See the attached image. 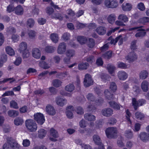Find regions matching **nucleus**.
<instances>
[{
  "instance_id": "obj_1",
  "label": "nucleus",
  "mask_w": 149,
  "mask_h": 149,
  "mask_svg": "<svg viewBox=\"0 0 149 149\" xmlns=\"http://www.w3.org/2000/svg\"><path fill=\"white\" fill-rule=\"evenodd\" d=\"M27 45L25 42H22L19 45L18 51L22 54L23 58H27L29 55V53L27 49Z\"/></svg>"
},
{
  "instance_id": "obj_2",
  "label": "nucleus",
  "mask_w": 149,
  "mask_h": 149,
  "mask_svg": "<svg viewBox=\"0 0 149 149\" xmlns=\"http://www.w3.org/2000/svg\"><path fill=\"white\" fill-rule=\"evenodd\" d=\"M10 139L7 140V142L5 143L3 146V149H17L19 145L17 143L14 142L13 140Z\"/></svg>"
},
{
  "instance_id": "obj_3",
  "label": "nucleus",
  "mask_w": 149,
  "mask_h": 149,
  "mask_svg": "<svg viewBox=\"0 0 149 149\" xmlns=\"http://www.w3.org/2000/svg\"><path fill=\"white\" fill-rule=\"evenodd\" d=\"M26 126L28 130L31 132L36 131L37 128L36 123L33 120L29 119L25 122Z\"/></svg>"
},
{
  "instance_id": "obj_4",
  "label": "nucleus",
  "mask_w": 149,
  "mask_h": 149,
  "mask_svg": "<svg viewBox=\"0 0 149 149\" xmlns=\"http://www.w3.org/2000/svg\"><path fill=\"white\" fill-rule=\"evenodd\" d=\"M117 132V129L113 127H109L105 130L106 135L109 138H116Z\"/></svg>"
},
{
  "instance_id": "obj_5",
  "label": "nucleus",
  "mask_w": 149,
  "mask_h": 149,
  "mask_svg": "<svg viewBox=\"0 0 149 149\" xmlns=\"http://www.w3.org/2000/svg\"><path fill=\"white\" fill-rule=\"evenodd\" d=\"M138 29L137 31L140 32L136 33L135 34V36L137 37H142L145 36L146 34V32L144 31H149V28L146 29V30H145L141 28L138 27H134L128 29V31H130L136 29Z\"/></svg>"
},
{
  "instance_id": "obj_6",
  "label": "nucleus",
  "mask_w": 149,
  "mask_h": 149,
  "mask_svg": "<svg viewBox=\"0 0 149 149\" xmlns=\"http://www.w3.org/2000/svg\"><path fill=\"white\" fill-rule=\"evenodd\" d=\"M86 97L89 101L92 102V104H95L96 105H99L103 103V100L102 98L95 101V97L93 94L89 93L86 96Z\"/></svg>"
},
{
  "instance_id": "obj_7",
  "label": "nucleus",
  "mask_w": 149,
  "mask_h": 149,
  "mask_svg": "<svg viewBox=\"0 0 149 149\" xmlns=\"http://www.w3.org/2000/svg\"><path fill=\"white\" fill-rule=\"evenodd\" d=\"M104 4L107 8H116L118 5V3L116 0H105Z\"/></svg>"
},
{
  "instance_id": "obj_8",
  "label": "nucleus",
  "mask_w": 149,
  "mask_h": 149,
  "mask_svg": "<svg viewBox=\"0 0 149 149\" xmlns=\"http://www.w3.org/2000/svg\"><path fill=\"white\" fill-rule=\"evenodd\" d=\"M146 101L143 99H140L137 101L135 98L132 99V104L135 110L137 109L138 107L146 104Z\"/></svg>"
},
{
  "instance_id": "obj_9",
  "label": "nucleus",
  "mask_w": 149,
  "mask_h": 149,
  "mask_svg": "<svg viewBox=\"0 0 149 149\" xmlns=\"http://www.w3.org/2000/svg\"><path fill=\"white\" fill-rule=\"evenodd\" d=\"M34 117V120L40 125H42L45 121L44 116L41 113H35Z\"/></svg>"
},
{
  "instance_id": "obj_10",
  "label": "nucleus",
  "mask_w": 149,
  "mask_h": 149,
  "mask_svg": "<svg viewBox=\"0 0 149 149\" xmlns=\"http://www.w3.org/2000/svg\"><path fill=\"white\" fill-rule=\"evenodd\" d=\"M93 81L92 79L91 75L87 74L85 76L84 84L86 87H88L93 84Z\"/></svg>"
},
{
  "instance_id": "obj_11",
  "label": "nucleus",
  "mask_w": 149,
  "mask_h": 149,
  "mask_svg": "<svg viewBox=\"0 0 149 149\" xmlns=\"http://www.w3.org/2000/svg\"><path fill=\"white\" fill-rule=\"evenodd\" d=\"M137 56L134 52H130L128 55L125 57L126 59L129 63L133 62L137 59Z\"/></svg>"
},
{
  "instance_id": "obj_12",
  "label": "nucleus",
  "mask_w": 149,
  "mask_h": 149,
  "mask_svg": "<svg viewBox=\"0 0 149 149\" xmlns=\"http://www.w3.org/2000/svg\"><path fill=\"white\" fill-rule=\"evenodd\" d=\"M93 139L95 143L99 146V148L96 149H105L103 144L101 143L100 139L98 135H94L93 137Z\"/></svg>"
},
{
  "instance_id": "obj_13",
  "label": "nucleus",
  "mask_w": 149,
  "mask_h": 149,
  "mask_svg": "<svg viewBox=\"0 0 149 149\" xmlns=\"http://www.w3.org/2000/svg\"><path fill=\"white\" fill-rule=\"evenodd\" d=\"M55 102L57 104L61 107L63 106L67 103V100L60 96L56 97Z\"/></svg>"
},
{
  "instance_id": "obj_14",
  "label": "nucleus",
  "mask_w": 149,
  "mask_h": 149,
  "mask_svg": "<svg viewBox=\"0 0 149 149\" xmlns=\"http://www.w3.org/2000/svg\"><path fill=\"white\" fill-rule=\"evenodd\" d=\"M66 45L64 42L60 43L58 47L57 53L59 54H61L64 53L66 50Z\"/></svg>"
},
{
  "instance_id": "obj_15",
  "label": "nucleus",
  "mask_w": 149,
  "mask_h": 149,
  "mask_svg": "<svg viewBox=\"0 0 149 149\" xmlns=\"http://www.w3.org/2000/svg\"><path fill=\"white\" fill-rule=\"evenodd\" d=\"M58 136V135L57 131L53 128H51L50 130V140L52 141H56V138Z\"/></svg>"
},
{
  "instance_id": "obj_16",
  "label": "nucleus",
  "mask_w": 149,
  "mask_h": 149,
  "mask_svg": "<svg viewBox=\"0 0 149 149\" xmlns=\"http://www.w3.org/2000/svg\"><path fill=\"white\" fill-rule=\"evenodd\" d=\"M47 113L50 115H54L56 113V111L54 107L50 105H48L46 107Z\"/></svg>"
},
{
  "instance_id": "obj_17",
  "label": "nucleus",
  "mask_w": 149,
  "mask_h": 149,
  "mask_svg": "<svg viewBox=\"0 0 149 149\" xmlns=\"http://www.w3.org/2000/svg\"><path fill=\"white\" fill-rule=\"evenodd\" d=\"M113 111L111 109L108 108L103 109L102 111V114L104 116L109 117L113 114Z\"/></svg>"
},
{
  "instance_id": "obj_18",
  "label": "nucleus",
  "mask_w": 149,
  "mask_h": 149,
  "mask_svg": "<svg viewBox=\"0 0 149 149\" xmlns=\"http://www.w3.org/2000/svg\"><path fill=\"white\" fill-rule=\"evenodd\" d=\"M32 54L34 58L38 59L41 56V52L38 48H34L32 50Z\"/></svg>"
},
{
  "instance_id": "obj_19",
  "label": "nucleus",
  "mask_w": 149,
  "mask_h": 149,
  "mask_svg": "<svg viewBox=\"0 0 149 149\" xmlns=\"http://www.w3.org/2000/svg\"><path fill=\"white\" fill-rule=\"evenodd\" d=\"M123 40L122 36L120 35L116 37L115 39H112L110 42V43L111 44L115 45L116 42H118V44L119 45H120L123 44Z\"/></svg>"
},
{
  "instance_id": "obj_20",
  "label": "nucleus",
  "mask_w": 149,
  "mask_h": 149,
  "mask_svg": "<svg viewBox=\"0 0 149 149\" xmlns=\"http://www.w3.org/2000/svg\"><path fill=\"white\" fill-rule=\"evenodd\" d=\"M118 76L120 80L124 81L127 78L128 75L125 71H119L118 72Z\"/></svg>"
},
{
  "instance_id": "obj_21",
  "label": "nucleus",
  "mask_w": 149,
  "mask_h": 149,
  "mask_svg": "<svg viewBox=\"0 0 149 149\" xmlns=\"http://www.w3.org/2000/svg\"><path fill=\"white\" fill-rule=\"evenodd\" d=\"M66 115L67 117L69 118H71L73 116V114L72 111H74V107L72 106H69L67 108Z\"/></svg>"
},
{
  "instance_id": "obj_22",
  "label": "nucleus",
  "mask_w": 149,
  "mask_h": 149,
  "mask_svg": "<svg viewBox=\"0 0 149 149\" xmlns=\"http://www.w3.org/2000/svg\"><path fill=\"white\" fill-rule=\"evenodd\" d=\"M139 136L141 139L144 142H146L149 139V134L145 132H141Z\"/></svg>"
},
{
  "instance_id": "obj_23",
  "label": "nucleus",
  "mask_w": 149,
  "mask_h": 149,
  "mask_svg": "<svg viewBox=\"0 0 149 149\" xmlns=\"http://www.w3.org/2000/svg\"><path fill=\"white\" fill-rule=\"evenodd\" d=\"M108 103L110 107L115 110H119L120 107H121L120 104L114 101H109Z\"/></svg>"
},
{
  "instance_id": "obj_24",
  "label": "nucleus",
  "mask_w": 149,
  "mask_h": 149,
  "mask_svg": "<svg viewBox=\"0 0 149 149\" xmlns=\"http://www.w3.org/2000/svg\"><path fill=\"white\" fill-rule=\"evenodd\" d=\"M149 83L146 80L143 81L141 84V88L143 92H146L148 90Z\"/></svg>"
},
{
  "instance_id": "obj_25",
  "label": "nucleus",
  "mask_w": 149,
  "mask_h": 149,
  "mask_svg": "<svg viewBox=\"0 0 149 149\" xmlns=\"http://www.w3.org/2000/svg\"><path fill=\"white\" fill-rule=\"evenodd\" d=\"M15 12L17 15H21L23 13L24 9L21 5H19L15 8Z\"/></svg>"
},
{
  "instance_id": "obj_26",
  "label": "nucleus",
  "mask_w": 149,
  "mask_h": 149,
  "mask_svg": "<svg viewBox=\"0 0 149 149\" xmlns=\"http://www.w3.org/2000/svg\"><path fill=\"white\" fill-rule=\"evenodd\" d=\"M132 7V5L128 3H124L122 6V8L124 11H129Z\"/></svg>"
},
{
  "instance_id": "obj_27",
  "label": "nucleus",
  "mask_w": 149,
  "mask_h": 149,
  "mask_svg": "<svg viewBox=\"0 0 149 149\" xmlns=\"http://www.w3.org/2000/svg\"><path fill=\"white\" fill-rule=\"evenodd\" d=\"M118 19L123 23H126L128 21V18L125 15L122 14H120L118 17Z\"/></svg>"
},
{
  "instance_id": "obj_28",
  "label": "nucleus",
  "mask_w": 149,
  "mask_h": 149,
  "mask_svg": "<svg viewBox=\"0 0 149 149\" xmlns=\"http://www.w3.org/2000/svg\"><path fill=\"white\" fill-rule=\"evenodd\" d=\"M104 94L106 98L108 100H113L114 98V95L111 94L108 90L105 91Z\"/></svg>"
},
{
  "instance_id": "obj_29",
  "label": "nucleus",
  "mask_w": 149,
  "mask_h": 149,
  "mask_svg": "<svg viewBox=\"0 0 149 149\" xmlns=\"http://www.w3.org/2000/svg\"><path fill=\"white\" fill-rule=\"evenodd\" d=\"M116 19V16L115 14L112 13L109 15L107 17V20L108 22L112 24L115 22Z\"/></svg>"
},
{
  "instance_id": "obj_30",
  "label": "nucleus",
  "mask_w": 149,
  "mask_h": 149,
  "mask_svg": "<svg viewBox=\"0 0 149 149\" xmlns=\"http://www.w3.org/2000/svg\"><path fill=\"white\" fill-rule=\"evenodd\" d=\"M148 73L146 70L141 71L139 73V78L141 79H146L148 76Z\"/></svg>"
},
{
  "instance_id": "obj_31",
  "label": "nucleus",
  "mask_w": 149,
  "mask_h": 149,
  "mask_svg": "<svg viewBox=\"0 0 149 149\" xmlns=\"http://www.w3.org/2000/svg\"><path fill=\"white\" fill-rule=\"evenodd\" d=\"M96 30L97 33L100 35L104 34L106 32V29L105 28L102 26L97 27Z\"/></svg>"
},
{
  "instance_id": "obj_32",
  "label": "nucleus",
  "mask_w": 149,
  "mask_h": 149,
  "mask_svg": "<svg viewBox=\"0 0 149 149\" xmlns=\"http://www.w3.org/2000/svg\"><path fill=\"white\" fill-rule=\"evenodd\" d=\"M50 38L53 42L56 43L58 42V36L57 33H53L51 34Z\"/></svg>"
},
{
  "instance_id": "obj_33",
  "label": "nucleus",
  "mask_w": 149,
  "mask_h": 149,
  "mask_svg": "<svg viewBox=\"0 0 149 149\" xmlns=\"http://www.w3.org/2000/svg\"><path fill=\"white\" fill-rule=\"evenodd\" d=\"M5 49L7 54L10 56H13L15 54L14 50L10 46H7L6 47Z\"/></svg>"
},
{
  "instance_id": "obj_34",
  "label": "nucleus",
  "mask_w": 149,
  "mask_h": 149,
  "mask_svg": "<svg viewBox=\"0 0 149 149\" xmlns=\"http://www.w3.org/2000/svg\"><path fill=\"white\" fill-rule=\"evenodd\" d=\"M77 39L78 41L81 44L85 43L87 41L86 38L83 36H79Z\"/></svg>"
},
{
  "instance_id": "obj_35",
  "label": "nucleus",
  "mask_w": 149,
  "mask_h": 149,
  "mask_svg": "<svg viewBox=\"0 0 149 149\" xmlns=\"http://www.w3.org/2000/svg\"><path fill=\"white\" fill-rule=\"evenodd\" d=\"M39 65L40 67H41L44 69H47L50 67L51 65V63H50V64H48L45 61H42L39 62Z\"/></svg>"
},
{
  "instance_id": "obj_36",
  "label": "nucleus",
  "mask_w": 149,
  "mask_h": 149,
  "mask_svg": "<svg viewBox=\"0 0 149 149\" xmlns=\"http://www.w3.org/2000/svg\"><path fill=\"white\" fill-rule=\"evenodd\" d=\"M65 54L68 58H71L74 56L75 52L72 49H68L66 51Z\"/></svg>"
},
{
  "instance_id": "obj_37",
  "label": "nucleus",
  "mask_w": 149,
  "mask_h": 149,
  "mask_svg": "<svg viewBox=\"0 0 149 149\" xmlns=\"http://www.w3.org/2000/svg\"><path fill=\"white\" fill-rule=\"evenodd\" d=\"M89 64L87 63H81L78 65V68L79 70H81L86 69L88 67Z\"/></svg>"
},
{
  "instance_id": "obj_38",
  "label": "nucleus",
  "mask_w": 149,
  "mask_h": 149,
  "mask_svg": "<svg viewBox=\"0 0 149 149\" xmlns=\"http://www.w3.org/2000/svg\"><path fill=\"white\" fill-rule=\"evenodd\" d=\"M84 118L85 119L89 121H93L95 120V116L89 113H86L84 115Z\"/></svg>"
},
{
  "instance_id": "obj_39",
  "label": "nucleus",
  "mask_w": 149,
  "mask_h": 149,
  "mask_svg": "<svg viewBox=\"0 0 149 149\" xmlns=\"http://www.w3.org/2000/svg\"><path fill=\"white\" fill-rule=\"evenodd\" d=\"M125 136L128 139H131L133 136V134L131 130H126L125 133Z\"/></svg>"
},
{
  "instance_id": "obj_40",
  "label": "nucleus",
  "mask_w": 149,
  "mask_h": 149,
  "mask_svg": "<svg viewBox=\"0 0 149 149\" xmlns=\"http://www.w3.org/2000/svg\"><path fill=\"white\" fill-rule=\"evenodd\" d=\"M74 89V86L72 84L67 85L65 87V90L68 92H71Z\"/></svg>"
},
{
  "instance_id": "obj_41",
  "label": "nucleus",
  "mask_w": 149,
  "mask_h": 149,
  "mask_svg": "<svg viewBox=\"0 0 149 149\" xmlns=\"http://www.w3.org/2000/svg\"><path fill=\"white\" fill-rule=\"evenodd\" d=\"M46 132L45 130L41 129L38 131V136L39 138L42 139L44 137L46 134Z\"/></svg>"
},
{
  "instance_id": "obj_42",
  "label": "nucleus",
  "mask_w": 149,
  "mask_h": 149,
  "mask_svg": "<svg viewBox=\"0 0 149 149\" xmlns=\"http://www.w3.org/2000/svg\"><path fill=\"white\" fill-rule=\"evenodd\" d=\"M100 77L102 81L104 82H106V80H109V79L110 78L108 75H105L102 73L100 74Z\"/></svg>"
},
{
  "instance_id": "obj_43",
  "label": "nucleus",
  "mask_w": 149,
  "mask_h": 149,
  "mask_svg": "<svg viewBox=\"0 0 149 149\" xmlns=\"http://www.w3.org/2000/svg\"><path fill=\"white\" fill-rule=\"evenodd\" d=\"M8 114L10 117H15L19 115V112L15 110H10L8 111Z\"/></svg>"
},
{
  "instance_id": "obj_44",
  "label": "nucleus",
  "mask_w": 149,
  "mask_h": 149,
  "mask_svg": "<svg viewBox=\"0 0 149 149\" xmlns=\"http://www.w3.org/2000/svg\"><path fill=\"white\" fill-rule=\"evenodd\" d=\"M15 80V78L14 77L6 78L4 79L3 80L0 81V83H4L8 81H9V83H11L14 82Z\"/></svg>"
},
{
  "instance_id": "obj_45",
  "label": "nucleus",
  "mask_w": 149,
  "mask_h": 149,
  "mask_svg": "<svg viewBox=\"0 0 149 149\" xmlns=\"http://www.w3.org/2000/svg\"><path fill=\"white\" fill-rule=\"evenodd\" d=\"M110 89L112 92H115L117 89V86L116 84L114 82H112L110 83Z\"/></svg>"
},
{
  "instance_id": "obj_46",
  "label": "nucleus",
  "mask_w": 149,
  "mask_h": 149,
  "mask_svg": "<svg viewBox=\"0 0 149 149\" xmlns=\"http://www.w3.org/2000/svg\"><path fill=\"white\" fill-rule=\"evenodd\" d=\"M23 123V119L21 118H17L14 120L15 124L16 125H21Z\"/></svg>"
},
{
  "instance_id": "obj_47",
  "label": "nucleus",
  "mask_w": 149,
  "mask_h": 149,
  "mask_svg": "<svg viewBox=\"0 0 149 149\" xmlns=\"http://www.w3.org/2000/svg\"><path fill=\"white\" fill-rule=\"evenodd\" d=\"M55 48L52 46H47L45 48V51L48 53H51L53 52L55 49Z\"/></svg>"
},
{
  "instance_id": "obj_48",
  "label": "nucleus",
  "mask_w": 149,
  "mask_h": 149,
  "mask_svg": "<svg viewBox=\"0 0 149 149\" xmlns=\"http://www.w3.org/2000/svg\"><path fill=\"white\" fill-rule=\"evenodd\" d=\"M35 22L33 19L31 18L29 19L27 22V25L29 28L32 27L34 24Z\"/></svg>"
},
{
  "instance_id": "obj_49",
  "label": "nucleus",
  "mask_w": 149,
  "mask_h": 149,
  "mask_svg": "<svg viewBox=\"0 0 149 149\" xmlns=\"http://www.w3.org/2000/svg\"><path fill=\"white\" fill-rule=\"evenodd\" d=\"M62 83V82L58 79L54 80L52 82L53 85L56 87H58L60 86Z\"/></svg>"
},
{
  "instance_id": "obj_50",
  "label": "nucleus",
  "mask_w": 149,
  "mask_h": 149,
  "mask_svg": "<svg viewBox=\"0 0 149 149\" xmlns=\"http://www.w3.org/2000/svg\"><path fill=\"white\" fill-rule=\"evenodd\" d=\"M138 22L143 24L149 22V17H145L141 18L139 20Z\"/></svg>"
},
{
  "instance_id": "obj_51",
  "label": "nucleus",
  "mask_w": 149,
  "mask_h": 149,
  "mask_svg": "<svg viewBox=\"0 0 149 149\" xmlns=\"http://www.w3.org/2000/svg\"><path fill=\"white\" fill-rule=\"evenodd\" d=\"M10 106L11 108L15 109H18L19 108L17 103L13 100L11 101L10 102Z\"/></svg>"
},
{
  "instance_id": "obj_52",
  "label": "nucleus",
  "mask_w": 149,
  "mask_h": 149,
  "mask_svg": "<svg viewBox=\"0 0 149 149\" xmlns=\"http://www.w3.org/2000/svg\"><path fill=\"white\" fill-rule=\"evenodd\" d=\"M88 46L90 48H93L95 45V42L93 39L90 38L88 43Z\"/></svg>"
},
{
  "instance_id": "obj_53",
  "label": "nucleus",
  "mask_w": 149,
  "mask_h": 149,
  "mask_svg": "<svg viewBox=\"0 0 149 149\" xmlns=\"http://www.w3.org/2000/svg\"><path fill=\"white\" fill-rule=\"evenodd\" d=\"M107 68L109 72L111 74L113 73L115 69V67L111 65H108Z\"/></svg>"
},
{
  "instance_id": "obj_54",
  "label": "nucleus",
  "mask_w": 149,
  "mask_h": 149,
  "mask_svg": "<svg viewBox=\"0 0 149 149\" xmlns=\"http://www.w3.org/2000/svg\"><path fill=\"white\" fill-rule=\"evenodd\" d=\"M84 60L88 62L92 63L95 61L94 58L93 56H89L85 58Z\"/></svg>"
},
{
  "instance_id": "obj_55",
  "label": "nucleus",
  "mask_w": 149,
  "mask_h": 149,
  "mask_svg": "<svg viewBox=\"0 0 149 149\" xmlns=\"http://www.w3.org/2000/svg\"><path fill=\"white\" fill-rule=\"evenodd\" d=\"M118 68L122 69H126L128 68V67H129V66H128L125 63L123 62H120L118 63Z\"/></svg>"
},
{
  "instance_id": "obj_56",
  "label": "nucleus",
  "mask_w": 149,
  "mask_h": 149,
  "mask_svg": "<svg viewBox=\"0 0 149 149\" xmlns=\"http://www.w3.org/2000/svg\"><path fill=\"white\" fill-rule=\"evenodd\" d=\"M87 125L86 122L84 120H81L79 123V126L81 128H84Z\"/></svg>"
},
{
  "instance_id": "obj_57",
  "label": "nucleus",
  "mask_w": 149,
  "mask_h": 149,
  "mask_svg": "<svg viewBox=\"0 0 149 149\" xmlns=\"http://www.w3.org/2000/svg\"><path fill=\"white\" fill-rule=\"evenodd\" d=\"M135 116L136 118L141 120L144 117V115L139 112H136L135 114Z\"/></svg>"
},
{
  "instance_id": "obj_58",
  "label": "nucleus",
  "mask_w": 149,
  "mask_h": 149,
  "mask_svg": "<svg viewBox=\"0 0 149 149\" xmlns=\"http://www.w3.org/2000/svg\"><path fill=\"white\" fill-rule=\"evenodd\" d=\"M14 6L12 4L9 5L7 6V11L8 13H10L14 11H15V8Z\"/></svg>"
},
{
  "instance_id": "obj_59",
  "label": "nucleus",
  "mask_w": 149,
  "mask_h": 149,
  "mask_svg": "<svg viewBox=\"0 0 149 149\" xmlns=\"http://www.w3.org/2000/svg\"><path fill=\"white\" fill-rule=\"evenodd\" d=\"M70 37V34L68 33H65L62 37V38L64 41H66L68 40Z\"/></svg>"
},
{
  "instance_id": "obj_60",
  "label": "nucleus",
  "mask_w": 149,
  "mask_h": 149,
  "mask_svg": "<svg viewBox=\"0 0 149 149\" xmlns=\"http://www.w3.org/2000/svg\"><path fill=\"white\" fill-rule=\"evenodd\" d=\"M28 35L29 37L31 38H33L36 36V32L31 30L28 31Z\"/></svg>"
},
{
  "instance_id": "obj_61",
  "label": "nucleus",
  "mask_w": 149,
  "mask_h": 149,
  "mask_svg": "<svg viewBox=\"0 0 149 149\" xmlns=\"http://www.w3.org/2000/svg\"><path fill=\"white\" fill-rule=\"evenodd\" d=\"M137 8L141 11H144L145 9V8L144 4L142 3H139L137 5Z\"/></svg>"
},
{
  "instance_id": "obj_62",
  "label": "nucleus",
  "mask_w": 149,
  "mask_h": 149,
  "mask_svg": "<svg viewBox=\"0 0 149 149\" xmlns=\"http://www.w3.org/2000/svg\"><path fill=\"white\" fill-rule=\"evenodd\" d=\"M136 40H134L133 41L131 45V49L132 50H135L136 49Z\"/></svg>"
},
{
  "instance_id": "obj_63",
  "label": "nucleus",
  "mask_w": 149,
  "mask_h": 149,
  "mask_svg": "<svg viewBox=\"0 0 149 149\" xmlns=\"http://www.w3.org/2000/svg\"><path fill=\"white\" fill-rule=\"evenodd\" d=\"M132 90L135 93V94H138L139 93L140 91L139 87L137 86H134Z\"/></svg>"
},
{
  "instance_id": "obj_64",
  "label": "nucleus",
  "mask_w": 149,
  "mask_h": 149,
  "mask_svg": "<svg viewBox=\"0 0 149 149\" xmlns=\"http://www.w3.org/2000/svg\"><path fill=\"white\" fill-rule=\"evenodd\" d=\"M112 55V52L111 51H109L106 52L105 54L103 55L102 56L107 58H109L111 57Z\"/></svg>"
}]
</instances>
